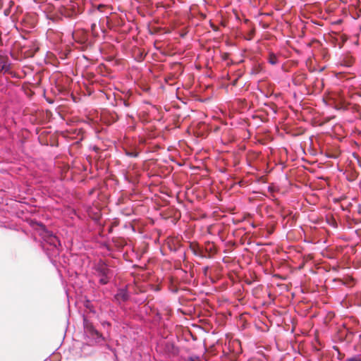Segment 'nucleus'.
<instances>
[{
	"mask_svg": "<svg viewBox=\"0 0 361 361\" xmlns=\"http://www.w3.org/2000/svg\"><path fill=\"white\" fill-rule=\"evenodd\" d=\"M37 226L36 230L43 240V249L49 257L58 255L59 247L61 245L58 238L52 232L48 231L43 224H39Z\"/></svg>",
	"mask_w": 361,
	"mask_h": 361,
	"instance_id": "nucleus-1",
	"label": "nucleus"
},
{
	"mask_svg": "<svg viewBox=\"0 0 361 361\" xmlns=\"http://www.w3.org/2000/svg\"><path fill=\"white\" fill-rule=\"evenodd\" d=\"M95 276L99 278L102 285L107 284L114 276L113 271L103 261H99L94 265Z\"/></svg>",
	"mask_w": 361,
	"mask_h": 361,
	"instance_id": "nucleus-2",
	"label": "nucleus"
},
{
	"mask_svg": "<svg viewBox=\"0 0 361 361\" xmlns=\"http://www.w3.org/2000/svg\"><path fill=\"white\" fill-rule=\"evenodd\" d=\"M115 300L119 303L126 302L129 299V294L126 288H120L114 295Z\"/></svg>",
	"mask_w": 361,
	"mask_h": 361,
	"instance_id": "nucleus-3",
	"label": "nucleus"
},
{
	"mask_svg": "<svg viewBox=\"0 0 361 361\" xmlns=\"http://www.w3.org/2000/svg\"><path fill=\"white\" fill-rule=\"evenodd\" d=\"M85 332L89 334L95 340L96 342H99L101 338L100 334L92 326L87 324L85 325Z\"/></svg>",
	"mask_w": 361,
	"mask_h": 361,
	"instance_id": "nucleus-4",
	"label": "nucleus"
},
{
	"mask_svg": "<svg viewBox=\"0 0 361 361\" xmlns=\"http://www.w3.org/2000/svg\"><path fill=\"white\" fill-rule=\"evenodd\" d=\"M268 62L271 65H276L278 63V59L274 53H270L269 55Z\"/></svg>",
	"mask_w": 361,
	"mask_h": 361,
	"instance_id": "nucleus-5",
	"label": "nucleus"
},
{
	"mask_svg": "<svg viewBox=\"0 0 361 361\" xmlns=\"http://www.w3.org/2000/svg\"><path fill=\"white\" fill-rule=\"evenodd\" d=\"M232 18H235L236 20H239V17L233 11H232L231 13H228L227 11V22L228 21V20H231Z\"/></svg>",
	"mask_w": 361,
	"mask_h": 361,
	"instance_id": "nucleus-6",
	"label": "nucleus"
},
{
	"mask_svg": "<svg viewBox=\"0 0 361 361\" xmlns=\"http://www.w3.org/2000/svg\"><path fill=\"white\" fill-rule=\"evenodd\" d=\"M188 361H201L198 356H191L188 357Z\"/></svg>",
	"mask_w": 361,
	"mask_h": 361,
	"instance_id": "nucleus-7",
	"label": "nucleus"
},
{
	"mask_svg": "<svg viewBox=\"0 0 361 361\" xmlns=\"http://www.w3.org/2000/svg\"><path fill=\"white\" fill-rule=\"evenodd\" d=\"M348 361H361V359L359 357H353L348 359Z\"/></svg>",
	"mask_w": 361,
	"mask_h": 361,
	"instance_id": "nucleus-8",
	"label": "nucleus"
},
{
	"mask_svg": "<svg viewBox=\"0 0 361 361\" xmlns=\"http://www.w3.org/2000/svg\"><path fill=\"white\" fill-rule=\"evenodd\" d=\"M226 185H227V188L228 187V185H231V187H232L233 185V181L232 180H228V179L227 178Z\"/></svg>",
	"mask_w": 361,
	"mask_h": 361,
	"instance_id": "nucleus-9",
	"label": "nucleus"
},
{
	"mask_svg": "<svg viewBox=\"0 0 361 361\" xmlns=\"http://www.w3.org/2000/svg\"><path fill=\"white\" fill-rule=\"evenodd\" d=\"M127 154L130 157H137V154L134 152H128Z\"/></svg>",
	"mask_w": 361,
	"mask_h": 361,
	"instance_id": "nucleus-10",
	"label": "nucleus"
},
{
	"mask_svg": "<svg viewBox=\"0 0 361 361\" xmlns=\"http://www.w3.org/2000/svg\"><path fill=\"white\" fill-rule=\"evenodd\" d=\"M226 276H227V279H231V281L232 282H233V281H234L233 277V276H230L228 273H227Z\"/></svg>",
	"mask_w": 361,
	"mask_h": 361,
	"instance_id": "nucleus-11",
	"label": "nucleus"
},
{
	"mask_svg": "<svg viewBox=\"0 0 361 361\" xmlns=\"http://www.w3.org/2000/svg\"><path fill=\"white\" fill-rule=\"evenodd\" d=\"M238 345V347H239V346H240V343H239V342H238V341H233V345Z\"/></svg>",
	"mask_w": 361,
	"mask_h": 361,
	"instance_id": "nucleus-12",
	"label": "nucleus"
},
{
	"mask_svg": "<svg viewBox=\"0 0 361 361\" xmlns=\"http://www.w3.org/2000/svg\"><path fill=\"white\" fill-rule=\"evenodd\" d=\"M91 27H92V30H94L96 27V24L95 23L92 24Z\"/></svg>",
	"mask_w": 361,
	"mask_h": 361,
	"instance_id": "nucleus-13",
	"label": "nucleus"
},
{
	"mask_svg": "<svg viewBox=\"0 0 361 361\" xmlns=\"http://www.w3.org/2000/svg\"><path fill=\"white\" fill-rule=\"evenodd\" d=\"M232 209H232L231 207H228V206L227 205V208H226L227 212H228V211H229V210H232Z\"/></svg>",
	"mask_w": 361,
	"mask_h": 361,
	"instance_id": "nucleus-14",
	"label": "nucleus"
},
{
	"mask_svg": "<svg viewBox=\"0 0 361 361\" xmlns=\"http://www.w3.org/2000/svg\"><path fill=\"white\" fill-rule=\"evenodd\" d=\"M233 221V219H229L227 217L226 221L228 222V221Z\"/></svg>",
	"mask_w": 361,
	"mask_h": 361,
	"instance_id": "nucleus-15",
	"label": "nucleus"
},
{
	"mask_svg": "<svg viewBox=\"0 0 361 361\" xmlns=\"http://www.w3.org/2000/svg\"><path fill=\"white\" fill-rule=\"evenodd\" d=\"M226 264H227V271H228V270L229 269H228V260H227V262H226Z\"/></svg>",
	"mask_w": 361,
	"mask_h": 361,
	"instance_id": "nucleus-16",
	"label": "nucleus"
},
{
	"mask_svg": "<svg viewBox=\"0 0 361 361\" xmlns=\"http://www.w3.org/2000/svg\"><path fill=\"white\" fill-rule=\"evenodd\" d=\"M227 349L230 350V344L227 345Z\"/></svg>",
	"mask_w": 361,
	"mask_h": 361,
	"instance_id": "nucleus-17",
	"label": "nucleus"
},
{
	"mask_svg": "<svg viewBox=\"0 0 361 361\" xmlns=\"http://www.w3.org/2000/svg\"><path fill=\"white\" fill-rule=\"evenodd\" d=\"M226 315L228 316H231V314H228V312L226 313Z\"/></svg>",
	"mask_w": 361,
	"mask_h": 361,
	"instance_id": "nucleus-18",
	"label": "nucleus"
},
{
	"mask_svg": "<svg viewBox=\"0 0 361 361\" xmlns=\"http://www.w3.org/2000/svg\"><path fill=\"white\" fill-rule=\"evenodd\" d=\"M226 315L228 316H231V314H228V312L226 313Z\"/></svg>",
	"mask_w": 361,
	"mask_h": 361,
	"instance_id": "nucleus-19",
	"label": "nucleus"
},
{
	"mask_svg": "<svg viewBox=\"0 0 361 361\" xmlns=\"http://www.w3.org/2000/svg\"><path fill=\"white\" fill-rule=\"evenodd\" d=\"M226 356H227V359H228V353L226 354Z\"/></svg>",
	"mask_w": 361,
	"mask_h": 361,
	"instance_id": "nucleus-20",
	"label": "nucleus"
},
{
	"mask_svg": "<svg viewBox=\"0 0 361 361\" xmlns=\"http://www.w3.org/2000/svg\"><path fill=\"white\" fill-rule=\"evenodd\" d=\"M228 44H229V43H228V40L227 39L226 44H227V45H228Z\"/></svg>",
	"mask_w": 361,
	"mask_h": 361,
	"instance_id": "nucleus-21",
	"label": "nucleus"
}]
</instances>
